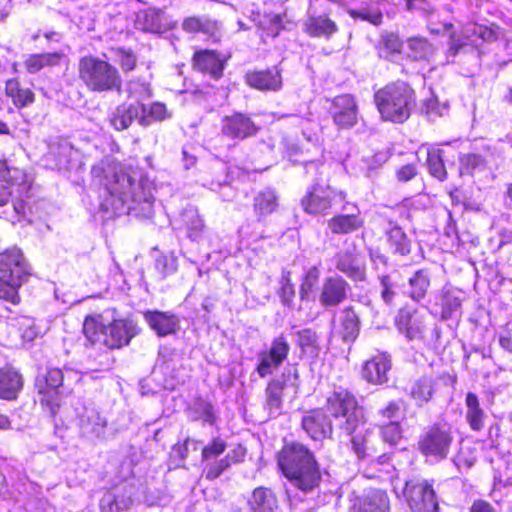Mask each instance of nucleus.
I'll return each mask as SVG.
<instances>
[{
  "instance_id": "f257e3e1",
  "label": "nucleus",
  "mask_w": 512,
  "mask_h": 512,
  "mask_svg": "<svg viewBox=\"0 0 512 512\" xmlns=\"http://www.w3.org/2000/svg\"><path fill=\"white\" fill-rule=\"evenodd\" d=\"M93 182L104 190L101 207L114 216L133 214L150 218L153 215L154 184L145 176L127 173L112 156H105L91 168Z\"/></svg>"
},
{
  "instance_id": "f03ea898",
  "label": "nucleus",
  "mask_w": 512,
  "mask_h": 512,
  "mask_svg": "<svg viewBox=\"0 0 512 512\" xmlns=\"http://www.w3.org/2000/svg\"><path fill=\"white\" fill-rule=\"evenodd\" d=\"M277 463L292 488L309 493L319 486V464L305 445L298 442L285 444L277 455Z\"/></svg>"
},
{
  "instance_id": "7ed1b4c3",
  "label": "nucleus",
  "mask_w": 512,
  "mask_h": 512,
  "mask_svg": "<svg viewBox=\"0 0 512 512\" xmlns=\"http://www.w3.org/2000/svg\"><path fill=\"white\" fill-rule=\"evenodd\" d=\"M78 77L92 93H120L122 76L117 67L97 56H83L78 62Z\"/></svg>"
},
{
  "instance_id": "20e7f679",
  "label": "nucleus",
  "mask_w": 512,
  "mask_h": 512,
  "mask_svg": "<svg viewBox=\"0 0 512 512\" xmlns=\"http://www.w3.org/2000/svg\"><path fill=\"white\" fill-rule=\"evenodd\" d=\"M374 102L383 120L404 123L416 105L415 92L407 83L395 82L376 91Z\"/></svg>"
},
{
  "instance_id": "39448f33",
  "label": "nucleus",
  "mask_w": 512,
  "mask_h": 512,
  "mask_svg": "<svg viewBox=\"0 0 512 512\" xmlns=\"http://www.w3.org/2000/svg\"><path fill=\"white\" fill-rule=\"evenodd\" d=\"M323 165L315 161L305 162L306 174L315 176L313 183L307 187L301 199V206L307 214H326L335 204L346 200V193L324 183L320 177L323 175Z\"/></svg>"
},
{
  "instance_id": "423d86ee",
  "label": "nucleus",
  "mask_w": 512,
  "mask_h": 512,
  "mask_svg": "<svg viewBox=\"0 0 512 512\" xmlns=\"http://www.w3.org/2000/svg\"><path fill=\"white\" fill-rule=\"evenodd\" d=\"M83 333L93 345L99 344L108 349H117L128 345L137 331L132 321L115 320L106 325L101 316H89L84 321Z\"/></svg>"
},
{
  "instance_id": "0eeeda50",
  "label": "nucleus",
  "mask_w": 512,
  "mask_h": 512,
  "mask_svg": "<svg viewBox=\"0 0 512 512\" xmlns=\"http://www.w3.org/2000/svg\"><path fill=\"white\" fill-rule=\"evenodd\" d=\"M29 275L23 254L18 248L0 253V299L18 305L21 301L19 288Z\"/></svg>"
},
{
  "instance_id": "6e6552de",
  "label": "nucleus",
  "mask_w": 512,
  "mask_h": 512,
  "mask_svg": "<svg viewBox=\"0 0 512 512\" xmlns=\"http://www.w3.org/2000/svg\"><path fill=\"white\" fill-rule=\"evenodd\" d=\"M326 411L338 421L337 425L344 433H353L365 423L363 408L355 396L344 389L335 390L328 396Z\"/></svg>"
},
{
  "instance_id": "1a4fd4ad",
  "label": "nucleus",
  "mask_w": 512,
  "mask_h": 512,
  "mask_svg": "<svg viewBox=\"0 0 512 512\" xmlns=\"http://www.w3.org/2000/svg\"><path fill=\"white\" fill-rule=\"evenodd\" d=\"M334 5L333 0H309L304 32L310 37L330 39L337 31V24L328 15Z\"/></svg>"
},
{
  "instance_id": "9d476101",
  "label": "nucleus",
  "mask_w": 512,
  "mask_h": 512,
  "mask_svg": "<svg viewBox=\"0 0 512 512\" xmlns=\"http://www.w3.org/2000/svg\"><path fill=\"white\" fill-rule=\"evenodd\" d=\"M454 437L447 424H434L426 429L419 438L418 449L426 457L437 461L447 458Z\"/></svg>"
},
{
  "instance_id": "9b49d317",
  "label": "nucleus",
  "mask_w": 512,
  "mask_h": 512,
  "mask_svg": "<svg viewBox=\"0 0 512 512\" xmlns=\"http://www.w3.org/2000/svg\"><path fill=\"white\" fill-rule=\"evenodd\" d=\"M404 495L412 512H439L438 500L433 485L426 479H411L406 482Z\"/></svg>"
},
{
  "instance_id": "f8f14e48",
  "label": "nucleus",
  "mask_w": 512,
  "mask_h": 512,
  "mask_svg": "<svg viewBox=\"0 0 512 512\" xmlns=\"http://www.w3.org/2000/svg\"><path fill=\"white\" fill-rule=\"evenodd\" d=\"M290 352V344L284 333L274 337L265 350L257 354L256 372L261 378L272 375L287 359Z\"/></svg>"
},
{
  "instance_id": "ddd939ff",
  "label": "nucleus",
  "mask_w": 512,
  "mask_h": 512,
  "mask_svg": "<svg viewBox=\"0 0 512 512\" xmlns=\"http://www.w3.org/2000/svg\"><path fill=\"white\" fill-rule=\"evenodd\" d=\"M64 381L63 371L59 368L50 367L46 372L36 379V387L42 395L40 401L49 408L50 414L55 416L60 407L59 388Z\"/></svg>"
},
{
  "instance_id": "4468645a",
  "label": "nucleus",
  "mask_w": 512,
  "mask_h": 512,
  "mask_svg": "<svg viewBox=\"0 0 512 512\" xmlns=\"http://www.w3.org/2000/svg\"><path fill=\"white\" fill-rule=\"evenodd\" d=\"M492 36L493 33L491 30L477 24H472L470 27L466 28L464 32L465 40L460 39L452 33L450 35L446 60L443 64L454 62L455 57L460 53H472L478 57V52L474 48V46L477 45V39L490 40Z\"/></svg>"
},
{
  "instance_id": "2eb2a0df",
  "label": "nucleus",
  "mask_w": 512,
  "mask_h": 512,
  "mask_svg": "<svg viewBox=\"0 0 512 512\" xmlns=\"http://www.w3.org/2000/svg\"><path fill=\"white\" fill-rule=\"evenodd\" d=\"M260 127L254 122L249 114L242 112H232L222 117L220 122L221 134L227 139L233 141H243L254 137L259 132Z\"/></svg>"
},
{
  "instance_id": "dca6fc26",
  "label": "nucleus",
  "mask_w": 512,
  "mask_h": 512,
  "mask_svg": "<svg viewBox=\"0 0 512 512\" xmlns=\"http://www.w3.org/2000/svg\"><path fill=\"white\" fill-rule=\"evenodd\" d=\"M395 324L408 341L421 340L424 337L425 316L416 307H402L395 317Z\"/></svg>"
},
{
  "instance_id": "f3484780",
  "label": "nucleus",
  "mask_w": 512,
  "mask_h": 512,
  "mask_svg": "<svg viewBox=\"0 0 512 512\" xmlns=\"http://www.w3.org/2000/svg\"><path fill=\"white\" fill-rule=\"evenodd\" d=\"M330 113L333 122L341 129H350L358 120V106L350 94L339 95L332 101Z\"/></svg>"
},
{
  "instance_id": "a211bd4d",
  "label": "nucleus",
  "mask_w": 512,
  "mask_h": 512,
  "mask_svg": "<svg viewBox=\"0 0 512 512\" xmlns=\"http://www.w3.org/2000/svg\"><path fill=\"white\" fill-rule=\"evenodd\" d=\"M292 377L294 380L298 378L296 368L288 369L280 378L269 381L265 389V409L269 412L270 416L276 417L281 413L283 390Z\"/></svg>"
},
{
  "instance_id": "6ab92c4d",
  "label": "nucleus",
  "mask_w": 512,
  "mask_h": 512,
  "mask_svg": "<svg viewBox=\"0 0 512 512\" xmlns=\"http://www.w3.org/2000/svg\"><path fill=\"white\" fill-rule=\"evenodd\" d=\"M391 367V356L386 352H378L363 364L362 377L374 385L385 384L388 382Z\"/></svg>"
},
{
  "instance_id": "aec40b11",
  "label": "nucleus",
  "mask_w": 512,
  "mask_h": 512,
  "mask_svg": "<svg viewBox=\"0 0 512 512\" xmlns=\"http://www.w3.org/2000/svg\"><path fill=\"white\" fill-rule=\"evenodd\" d=\"M350 286L341 276L327 277L321 287L320 304L325 307H336L347 298Z\"/></svg>"
},
{
  "instance_id": "412c9836",
  "label": "nucleus",
  "mask_w": 512,
  "mask_h": 512,
  "mask_svg": "<svg viewBox=\"0 0 512 512\" xmlns=\"http://www.w3.org/2000/svg\"><path fill=\"white\" fill-rule=\"evenodd\" d=\"M301 424L307 435L315 441L331 437L333 433L331 421L320 409L312 410L304 415Z\"/></svg>"
},
{
  "instance_id": "4be33fe9",
  "label": "nucleus",
  "mask_w": 512,
  "mask_h": 512,
  "mask_svg": "<svg viewBox=\"0 0 512 512\" xmlns=\"http://www.w3.org/2000/svg\"><path fill=\"white\" fill-rule=\"evenodd\" d=\"M143 317L149 327L160 337L174 334L179 329V318L171 312L148 310L143 313Z\"/></svg>"
},
{
  "instance_id": "5701e85b",
  "label": "nucleus",
  "mask_w": 512,
  "mask_h": 512,
  "mask_svg": "<svg viewBox=\"0 0 512 512\" xmlns=\"http://www.w3.org/2000/svg\"><path fill=\"white\" fill-rule=\"evenodd\" d=\"M346 434L351 436V450L358 460L364 461L375 457L377 450L372 443L373 431L366 427V422L353 433Z\"/></svg>"
},
{
  "instance_id": "b1692460",
  "label": "nucleus",
  "mask_w": 512,
  "mask_h": 512,
  "mask_svg": "<svg viewBox=\"0 0 512 512\" xmlns=\"http://www.w3.org/2000/svg\"><path fill=\"white\" fill-rule=\"evenodd\" d=\"M246 83L260 91H278L282 87V76L277 67L263 71H249L245 75Z\"/></svg>"
},
{
  "instance_id": "393cba45",
  "label": "nucleus",
  "mask_w": 512,
  "mask_h": 512,
  "mask_svg": "<svg viewBox=\"0 0 512 512\" xmlns=\"http://www.w3.org/2000/svg\"><path fill=\"white\" fill-rule=\"evenodd\" d=\"M144 104L122 103L109 114L110 125L117 131L128 129L134 120L139 122Z\"/></svg>"
},
{
  "instance_id": "a878e982",
  "label": "nucleus",
  "mask_w": 512,
  "mask_h": 512,
  "mask_svg": "<svg viewBox=\"0 0 512 512\" xmlns=\"http://www.w3.org/2000/svg\"><path fill=\"white\" fill-rule=\"evenodd\" d=\"M463 292L453 287H444L441 290L439 305L441 306V319L458 320L462 316Z\"/></svg>"
},
{
  "instance_id": "bb28decb",
  "label": "nucleus",
  "mask_w": 512,
  "mask_h": 512,
  "mask_svg": "<svg viewBox=\"0 0 512 512\" xmlns=\"http://www.w3.org/2000/svg\"><path fill=\"white\" fill-rule=\"evenodd\" d=\"M136 25L143 31L163 33L173 28L172 21L159 9H147L137 15Z\"/></svg>"
},
{
  "instance_id": "cd10ccee",
  "label": "nucleus",
  "mask_w": 512,
  "mask_h": 512,
  "mask_svg": "<svg viewBox=\"0 0 512 512\" xmlns=\"http://www.w3.org/2000/svg\"><path fill=\"white\" fill-rule=\"evenodd\" d=\"M133 504L131 488L126 486L108 491L100 500L101 512H121Z\"/></svg>"
},
{
  "instance_id": "c85d7f7f",
  "label": "nucleus",
  "mask_w": 512,
  "mask_h": 512,
  "mask_svg": "<svg viewBox=\"0 0 512 512\" xmlns=\"http://www.w3.org/2000/svg\"><path fill=\"white\" fill-rule=\"evenodd\" d=\"M107 421L94 408H84L79 415V427L83 436L89 439L101 438L105 434Z\"/></svg>"
},
{
  "instance_id": "c756f323",
  "label": "nucleus",
  "mask_w": 512,
  "mask_h": 512,
  "mask_svg": "<svg viewBox=\"0 0 512 512\" xmlns=\"http://www.w3.org/2000/svg\"><path fill=\"white\" fill-rule=\"evenodd\" d=\"M182 29L187 33H202L213 42L221 38V25L207 17H188L184 19Z\"/></svg>"
},
{
  "instance_id": "7c9ffc66",
  "label": "nucleus",
  "mask_w": 512,
  "mask_h": 512,
  "mask_svg": "<svg viewBox=\"0 0 512 512\" xmlns=\"http://www.w3.org/2000/svg\"><path fill=\"white\" fill-rule=\"evenodd\" d=\"M178 228H184L187 231V236L193 240L198 241L205 228L204 221L199 215L198 209L194 206H187L176 220Z\"/></svg>"
},
{
  "instance_id": "2f4dec72",
  "label": "nucleus",
  "mask_w": 512,
  "mask_h": 512,
  "mask_svg": "<svg viewBox=\"0 0 512 512\" xmlns=\"http://www.w3.org/2000/svg\"><path fill=\"white\" fill-rule=\"evenodd\" d=\"M355 507L357 512H389L390 503L386 492L373 489L358 498Z\"/></svg>"
},
{
  "instance_id": "473e14b6",
  "label": "nucleus",
  "mask_w": 512,
  "mask_h": 512,
  "mask_svg": "<svg viewBox=\"0 0 512 512\" xmlns=\"http://www.w3.org/2000/svg\"><path fill=\"white\" fill-rule=\"evenodd\" d=\"M337 270L353 281L365 280V269L357 264V259L351 251H340L335 256Z\"/></svg>"
},
{
  "instance_id": "72a5a7b5",
  "label": "nucleus",
  "mask_w": 512,
  "mask_h": 512,
  "mask_svg": "<svg viewBox=\"0 0 512 512\" xmlns=\"http://www.w3.org/2000/svg\"><path fill=\"white\" fill-rule=\"evenodd\" d=\"M431 283L429 269L422 268L415 271L408 279L407 295L415 302H419L427 295Z\"/></svg>"
},
{
  "instance_id": "f704fd0d",
  "label": "nucleus",
  "mask_w": 512,
  "mask_h": 512,
  "mask_svg": "<svg viewBox=\"0 0 512 512\" xmlns=\"http://www.w3.org/2000/svg\"><path fill=\"white\" fill-rule=\"evenodd\" d=\"M360 331V320L355 311L348 307L344 309L340 316L339 328L335 334L339 335L345 342H353L358 337Z\"/></svg>"
},
{
  "instance_id": "c9c22d12",
  "label": "nucleus",
  "mask_w": 512,
  "mask_h": 512,
  "mask_svg": "<svg viewBox=\"0 0 512 512\" xmlns=\"http://www.w3.org/2000/svg\"><path fill=\"white\" fill-rule=\"evenodd\" d=\"M194 67L209 73L214 78H219L223 72V64L218 55L212 50L196 52L193 58Z\"/></svg>"
},
{
  "instance_id": "e433bc0d",
  "label": "nucleus",
  "mask_w": 512,
  "mask_h": 512,
  "mask_svg": "<svg viewBox=\"0 0 512 512\" xmlns=\"http://www.w3.org/2000/svg\"><path fill=\"white\" fill-rule=\"evenodd\" d=\"M494 161V154L489 149L484 154L468 153L459 158L460 173L473 175L481 172Z\"/></svg>"
},
{
  "instance_id": "4c0bfd02",
  "label": "nucleus",
  "mask_w": 512,
  "mask_h": 512,
  "mask_svg": "<svg viewBox=\"0 0 512 512\" xmlns=\"http://www.w3.org/2000/svg\"><path fill=\"white\" fill-rule=\"evenodd\" d=\"M22 388L21 375L11 368L0 369V398L15 399Z\"/></svg>"
},
{
  "instance_id": "58836bf2",
  "label": "nucleus",
  "mask_w": 512,
  "mask_h": 512,
  "mask_svg": "<svg viewBox=\"0 0 512 512\" xmlns=\"http://www.w3.org/2000/svg\"><path fill=\"white\" fill-rule=\"evenodd\" d=\"M327 225L333 234H350L358 231L364 220L359 214H340L332 217Z\"/></svg>"
},
{
  "instance_id": "ea45409f",
  "label": "nucleus",
  "mask_w": 512,
  "mask_h": 512,
  "mask_svg": "<svg viewBox=\"0 0 512 512\" xmlns=\"http://www.w3.org/2000/svg\"><path fill=\"white\" fill-rule=\"evenodd\" d=\"M248 505L252 512H275L278 508L275 494L265 487L254 489Z\"/></svg>"
},
{
  "instance_id": "a19ab883",
  "label": "nucleus",
  "mask_w": 512,
  "mask_h": 512,
  "mask_svg": "<svg viewBox=\"0 0 512 512\" xmlns=\"http://www.w3.org/2000/svg\"><path fill=\"white\" fill-rule=\"evenodd\" d=\"M6 310L9 313L5 317L7 323L18 328L24 341L32 342L41 334V331L33 318L23 315L16 316L13 314L11 309L6 308Z\"/></svg>"
},
{
  "instance_id": "79ce46f5",
  "label": "nucleus",
  "mask_w": 512,
  "mask_h": 512,
  "mask_svg": "<svg viewBox=\"0 0 512 512\" xmlns=\"http://www.w3.org/2000/svg\"><path fill=\"white\" fill-rule=\"evenodd\" d=\"M294 335L296 336V343L303 355L312 359L318 357L321 350L320 338L314 330L304 328L297 330Z\"/></svg>"
},
{
  "instance_id": "37998d69",
  "label": "nucleus",
  "mask_w": 512,
  "mask_h": 512,
  "mask_svg": "<svg viewBox=\"0 0 512 512\" xmlns=\"http://www.w3.org/2000/svg\"><path fill=\"white\" fill-rule=\"evenodd\" d=\"M434 393V381L431 377L422 376L413 381L409 388V395L416 405L422 406L429 402Z\"/></svg>"
},
{
  "instance_id": "c03bdc74",
  "label": "nucleus",
  "mask_w": 512,
  "mask_h": 512,
  "mask_svg": "<svg viewBox=\"0 0 512 512\" xmlns=\"http://www.w3.org/2000/svg\"><path fill=\"white\" fill-rule=\"evenodd\" d=\"M386 234L388 246L393 254L406 256L411 252V242L401 227L392 225Z\"/></svg>"
},
{
  "instance_id": "a18cd8bd",
  "label": "nucleus",
  "mask_w": 512,
  "mask_h": 512,
  "mask_svg": "<svg viewBox=\"0 0 512 512\" xmlns=\"http://www.w3.org/2000/svg\"><path fill=\"white\" fill-rule=\"evenodd\" d=\"M466 421L474 431H480L484 426L485 413L480 407L479 399L476 394L469 392L466 395Z\"/></svg>"
},
{
  "instance_id": "49530a36",
  "label": "nucleus",
  "mask_w": 512,
  "mask_h": 512,
  "mask_svg": "<svg viewBox=\"0 0 512 512\" xmlns=\"http://www.w3.org/2000/svg\"><path fill=\"white\" fill-rule=\"evenodd\" d=\"M63 57L61 52L32 54L25 60L24 65L29 73L34 74L44 67L58 65Z\"/></svg>"
},
{
  "instance_id": "de8ad7c7",
  "label": "nucleus",
  "mask_w": 512,
  "mask_h": 512,
  "mask_svg": "<svg viewBox=\"0 0 512 512\" xmlns=\"http://www.w3.org/2000/svg\"><path fill=\"white\" fill-rule=\"evenodd\" d=\"M277 207L278 197L273 189H264L254 198V211L260 217L271 214Z\"/></svg>"
},
{
  "instance_id": "09e8293b",
  "label": "nucleus",
  "mask_w": 512,
  "mask_h": 512,
  "mask_svg": "<svg viewBox=\"0 0 512 512\" xmlns=\"http://www.w3.org/2000/svg\"><path fill=\"white\" fill-rule=\"evenodd\" d=\"M139 124L143 127H148L153 122L163 121L171 117L165 104L161 102H154L149 107L144 104V111H141Z\"/></svg>"
},
{
  "instance_id": "8fccbe9b",
  "label": "nucleus",
  "mask_w": 512,
  "mask_h": 512,
  "mask_svg": "<svg viewBox=\"0 0 512 512\" xmlns=\"http://www.w3.org/2000/svg\"><path fill=\"white\" fill-rule=\"evenodd\" d=\"M443 151L439 148H427V167L429 173L440 181L446 179L447 172L443 161Z\"/></svg>"
},
{
  "instance_id": "3c124183",
  "label": "nucleus",
  "mask_w": 512,
  "mask_h": 512,
  "mask_svg": "<svg viewBox=\"0 0 512 512\" xmlns=\"http://www.w3.org/2000/svg\"><path fill=\"white\" fill-rule=\"evenodd\" d=\"M411 56L416 60H430L434 55V47L425 38L414 37L408 40Z\"/></svg>"
},
{
  "instance_id": "603ef678",
  "label": "nucleus",
  "mask_w": 512,
  "mask_h": 512,
  "mask_svg": "<svg viewBox=\"0 0 512 512\" xmlns=\"http://www.w3.org/2000/svg\"><path fill=\"white\" fill-rule=\"evenodd\" d=\"M402 42L398 35L388 33L382 36L379 54L386 59H392L395 55L400 54Z\"/></svg>"
},
{
  "instance_id": "864d4df0",
  "label": "nucleus",
  "mask_w": 512,
  "mask_h": 512,
  "mask_svg": "<svg viewBox=\"0 0 512 512\" xmlns=\"http://www.w3.org/2000/svg\"><path fill=\"white\" fill-rule=\"evenodd\" d=\"M379 289L382 301L390 306L397 295V282L391 274L379 276Z\"/></svg>"
},
{
  "instance_id": "5fc2aeb1",
  "label": "nucleus",
  "mask_w": 512,
  "mask_h": 512,
  "mask_svg": "<svg viewBox=\"0 0 512 512\" xmlns=\"http://www.w3.org/2000/svg\"><path fill=\"white\" fill-rule=\"evenodd\" d=\"M348 14L353 19L367 21L375 26L380 25L383 19L381 10L375 6H366L360 9H350L348 10Z\"/></svg>"
},
{
  "instance_id": "6e6d98bb",
  "label": "nucleus",
  "mask_w": 512,
  "mask_h": 512,
  "mask_svg": "<svg viewBox=\"0 0 512 512\" xmlns=\"http://www.w3.org/2000/svg\"><path fill=\"white\" fill-rule=\"evenodd\" d=\"M320 277V270L317 266L310 267L304 274L300 285L299 295L301 300H309L314 287L317 285Z\"/></svg>"
},
{
  "instance_id": "4d7b16f0",
  "label": "nucleus",
  "mask_w": 512,
  "mask_h": 512,
  "mask_svg": "<svg viewBox=\"0 0 512 512\" xmlns=\"http://www.w3.org/2000/svg\"><path fill=\"white\" fill-rule=\"evenodd\" d=\"M110 52L113 58L120 65L122 71L129 72L135 69L137 63V57L131 49L123 47L112 48Z\"/></svg>"
},
{
  "instance_id": "13d9d810",
  "label": "nucleus",
  "mask_w": 512,
  "mask_h": 512,
  "mask_svg": "<svg viewBox=\"0 0 512 512\" xmlns=\"http://www.w3.org/2000/svg\"><path fill=\"white\" fill-rule=\"evenodd\" d=\"M129 97L135 99V104H143L142 101L152 96L150 84L141 80H132L127 86Z\"/></svg>"
},
{
  "instance_id": "bf43d9fd",
  "label": "nucleus",
  "mask_w": 512,
  "mask_h": 512,
  "mask_svg": "<svg viewBox=\"0 0 512 512\" xmlns=\"http://www.w3.org/2000/svg\"><path fill=\"white\" fill-rule=\"evenodd\" d=\"M423 111L427 117L434 121L437 117L443 116L448 112V105L440 103L435 96H430L423 101Z\"/></svg>"
},
{
  "instance_id": "052dcab7",
  "label": "nucleus",
  "mask_w": 512,
  "mask_h": 512,
  "mask_svg": "<svg viewBox=\"0 0 512 512\" xmlns=\"http://www.w3.org/2000/svg\"><path fill=\"white\" fill-rule=\"evenodd\" d=\"M279 296L284 305L289 306L295 296L294 285L291 282V273L283 270L280 278Z\"/></svg>"
},
{
  "instance_id": "680f3d73",
  "label": "nucleus",
  "mask_w": 512,
  "mask_h": 512,
  "mask_svg": "<svg viewBox=\"0 0 512 512\" xmlns=\"http://www.w3.org/2000/svg\"><path fill=\"white\" fill-rule=\"evenodd\" d=\"M155 268L164 278L177 270V259L173 254L159 255L155 260Z\"/></svg>"
},
{
  "instance_id": "e2e57ef3",
  "label": "nucleus",
  "mask_w": 512,
  "mask_h": 512,
  "mask_svg": "<svg viewBox=\"0 0 512 512\" xmlns=\"http://www.w3.org/2000/svg\"><path fill=\"white\" fill-rule=\"evenodd\" d=\"M381 435L383 440L391 446L396 445L402 438L401 427L398 421H390L382 425Z\"/></svg>"
},
{
  "instance_id": "0e129e2a",
  "label": "nucleus",
  "mask_w": 512,
  "mask_h": 512,
  "mask_svg": "<svg viewBox=\"0 0 512 512\" xmlns=\"http://www.w3.org/2000/svg\"><path fill=\"white\" fill-rule=\"evenodd\" d=\"M229 467L230 464L228 463V460L225 458L208 462L204 468L205 478L211 481L215 480Z\"/></svg>"
},
{
  "instance_id": "69168bd1",
  "label": "nucleus",
  "mask_w": 512,
  "mask_h": 512,
  "mask_svg": "<svg viewBox=\"0 0 512 512\" xmlns=\"http://www.w3.org/2000/svg\"><path fill=\"white\" fill-rule=\"evenodd\" d=\"M227 444L221 438L213 439L208 445L202 449V460L208 461L216 458L226 450Z\"/></svg>"
},
{
  "instance_id": "338daca9",
  "label": "nucleus",
  "mask_w": 512,
  "mask_h": 512,
  "mask_svg": "<svg viewBox=\"0 0 512 512\" xmlns=\"http://www.w3.org/2000/svg\"><path fill=\"white\" fill-rule=\"evenodd\" d=\"M259 28L262 30L261 37H276L281 29V23L278 16L265 17L259 23Z\"/></svg>"
},
{
  "instance_id": "774afa93",
  "label": "nucleus",
  "mask_w": 512,
  "mask_h": 512,
  "mask_svg": "<svg viewBox=\"0 0 512 512\" xmlns=\"http://www.w3.org/2000/svg\"><path fill=\"white\" fill-rule=\"evenodd\" d=\"M390 154L388 151H379L365 160L367 166L366 175L372 177L374 172L388 161Z\"/></svg>"
}]
</instances>
